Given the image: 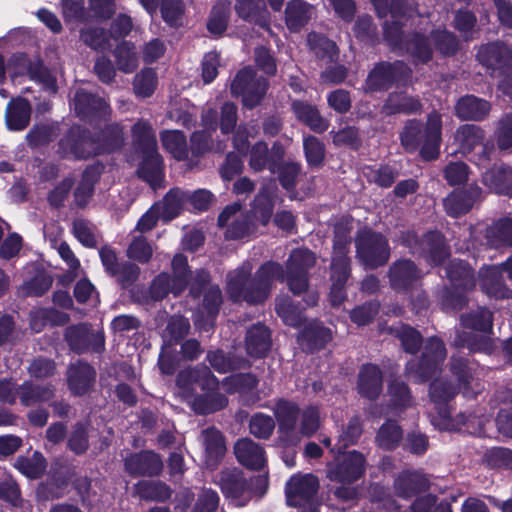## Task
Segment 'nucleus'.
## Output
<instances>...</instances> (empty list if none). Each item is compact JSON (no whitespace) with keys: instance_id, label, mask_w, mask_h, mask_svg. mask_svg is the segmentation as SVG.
Listing matches in <instances>:
<instances>
[{"instance_id":"1","label":"nucleus","mask_w":512,"mask_h":512,"mask_svg":"<svg viewBox=\"0 0 512 512\" xmlns=\"http://www.w3.org/2000/svg\"><path fill=\"white\" fill-rule=\"evenodd\" d=\"M253 266L243 263L227 275V292L234 301L260 303L267 299L276 280H283L280 264L267 262L263 264L250 279Z\"/></svg>"},{"instance_id":"2","label":"nucleus","mask_w":512,"mask_h":512,"mask_svg":"<svg viewBox=\"0 0 512 512\" xmlns=\"http://www.w3.org/2000/svg\"><path fill=\"white\" fill-rule=\"evenodd\" d=\"M217 379L206 366L181 371L177 377V394L199 414L213 413L225 407L226 398L216 392Z\"/></svg>"},{"instance_id":"3","label":"nucleus","mask_w":512,"mask_h":512,"mask_svg":"<svg viewBox=\"0 0 512 512\" xmlns=\"http://www.w3.org/2000/svg\"><path fill=\"white\" fill-rule=\"evenodd\" d=\"M383 38L390 49L411 58L415 65H427L433 60L434 50L429 34L421 30H404L400 21H385Z\"/></svg>"},{"instance_id":"4","label":"nucleus","mask_w":512,"mask_h":512,"mask_svg":"<svg viewBox=\"0 0 512 512\" xmlns=\"http://www.w3.org/2000/svg\"><path fill=\"white\" fill-rule=\"evenodd\" d=\"M89 130H71L67 138L61 140L60 147L65 154L75 158L112 152L121 147L122 137L119 130H97V135H91Z\"/></svg>"},{"instance_id":"5","label":"nucleus","mask_w":512,"mask_h":512,"mask_svg":"<svg viewBox=\"0 0 512 512\" xmlns=\"http://www.w3.org/2000/svg\"><path fill=\"white\" fill-rule=\"evenodd\" d=\"M456 394V389L443 380H436L430 387L431 400L437 405V413L432 417V424L440 431H460L476 433L474 416L466 417L458 415L455 419L450 417V412L444 403L449 401Z\"/></svg>"},{"instance_id":"6","label":"nucleus","mask_w":512,"mask_h":512,"mask_svg":"<svg viewBox=\"0 0 512 512\" xmlns=\"http://www.w3.org/2000/svg\"><path fill=\"white\" fill-rule=\"evenodd\" d=\"M364 468L365 458L357 451L339 455L334 462L328 465L327 475L329 479L342 484L335 491L337 498L349 501L357 497V489L346 485L357 481L363 475Z\"/></svg>"},{"instance_id":"7","label":"nucleus","mask_w":512,"mask_h":512,"mask_svg":"<svg viewBox=\"0 0 512 512\" xmlns=\"http://www.w3.org/2000/svg\"><path fill=\"white\" fill-rule=\"evenodd\" d=\"M350 243L349 229L347 225H339L335 229L334 252L332 257V287L330 301L333 305H339L345 298L344 284L349 276V259L347 257Z\"/></svg>"},{"instance_id":"8","label":"nucleus","mask_w":512,"mask_h":512,"mask_svg":"<svg viewBox=\"0 0 512 512\" xmlns=\"http://www.w3.org/2000/svg\"><path fill=\"white\" fill-rule=\"evenodd\" d=\"M269 89V81L257 74L251 66L238 70L230 84V94L241 97L242 106L252 110L264 100Z\"/></svg>"},{"instance_id":"9","label":"nucleus","mask_w":512,"mask_h":512,"mask_svg":"<svg viewBox=\"0 0 512 512\" xmlns=\"http://www.w3.org/2000/svg\"><path fill=\"white\" fill-rule=\"evenodd\" d=\"M411 75V68L403 60L380 61L368 72L363 89L366 93L387 92L405 84Z\"/></svg>"},{"instance_id":"10","label":"nucleus","mask_w":512,"mask_h":512,"mask_svg":"<svg viewBox=\"0 0 512 512\" xmlns=\"http://www.w3.org/2000/svg\"><path fill=\"white\" fill-rule=\"evenodd\" d=\"M134 156L132 160L141 159L138 174L147 182L158 180L161 172V158L157 152L155 135L151 130H135L133 134Z\"/></svg>"},{"instance_id":"11","label":"nucleus","mask_w":512,"mask_h":512,"mask_svg":"<svg viewBox=\"0 0 512 512\" xmlns=\"http://www.w3.org/2000/svg\"><path fill=\"white\" fill-rule=\"evenodd\" d=\"M191 278L187 258L181 254L175 255L172 260V276L167 273L158 275L150 288L153 299L160 300L169 293L180 294Z\"/></svg>"},{"instance_id":"12","label":"nucleus","mask_w":512,"mask_h":512,"mask_svg":"<svg viewBox=\"0 0 512 512\" xmlns=\"http://www.w3.org/2000/svg\"><path fill=\"white\" fill-rule=\"evenodd\" d=\"M356 253L359 261L371 269L384 265L390 255L385 237L368 229L359 232L356 238Z\"/></svg>"},{"instance_id":"13","label":"nucleus","mask_w":512,"mask_h":512,"mask_svg":"<svg viewBox=\"0 0 512 512\" xmlns=\"http://www.w3.org/2000/svg\"><path fill=\"white\" fill-rule=\"evenodd\" d=\"M73 104L76 115L91 125L106 123L110 119L111 108L106 100L84 88L76 90Z\"/></svg>"},{"instance_id":"14","label":"nucleus","mask_w":512,"mask_h":512,"mask_svg":"<svg viewBox=\"0 0 512 512\" xmlns=\"http://www.w3.org/2000/svg\"><path fill=\"white\" fill-rule=\"evenodd\" d=\"M317 489L318 480L315 476L311 474L293 476L286 486L288 505L295 507L308 505V511L301 510L300 512H317V508L313 504Z\"/></svg>"},{"instance_id":"15","label":"nucleus","mask_w":512,"mask_h":512,"mask_svg":"<svg viewBox=\"0 0 512 512\" xmlns=\"http://www.w3.org/2000/svg\"><path fill=\"white\" fill-rule=\"evenodd\" d=\"M315 263V256L307 249L294 250L287 262V282L290 290L300 294L307 288V270Z\"/></svg>"},{"instance_id":"16","label":"nucleus","mask_w":512,"mask_h":512,"mask_svg":"<svg viewBox=\"0 0 512 512\" xmlns=\"http://www.w3.org/2000/svg\"><path fill=\"white\" fill-rule=\"evenodd\" d=\"M401 141L406 150L420 148L421 156L432 160L439 154L440 130H404Z\"/></svg>"},{"instance_id":"17","label":"nucleus","mask_w":512,"mask_h":512,"mask_svg":"<svg viewBox=\"0 0 512 512\" xmlns=\"http://www.w3.org/2000/svg\"><path fill=\"white\" fill-rule=\"evenodd\" d=\"M241 208V204L234 203L227 206L219 215L218 224L226 229V238L241 239L254 231V224Z\"/></svg>"},{"instance_id":"18","label":"nucleus","mask_w":512,"mask_h":512,"mask_svg":"<svg viewBox=\"0 0 512 512\" xmlns=\"http://www.w3.org/2000/svg\"><path fill=\"white\" fill-rule=\"evenodd\" d=\"M446 350L441 340L430 338L424 347L423 359L415 368L413 361L407 365V373L415 379L425 380L436 369L437 365L444 360Z\"/></svg>"},{"instance_id":"19","label":"nucleus","mask_w":512,"mask_h":512,"mask_svg":"<svg viewBox=\"0 0 512 512\" xmlns=\"http://www.w3.org/2000/svg\"><path fill=\"white\" fill-rule=\"evenodd\" d=\"M476 57L482 66L493 72L501 73L512 68V50L500 41L482 45Z\"/></svg>"},{"instance_id":"20","label":"nucleus","mask_w":512,"mask_h":512,"mask_svg":"<svg viewBox=\"0 0 512 512\" xmlns=\"http://www.w3.org/2000/svg\"><path fill=\"white\" fill-rule=\"evenodd\" d=\"M504 274L512 278V258L501 266L488 267L482 272V290L491 297L510 298L512 291L503 283Z\"/></svg>"},{"instance_id":"21","label":"nucleus","mask_w":512,"mask_h":512,"mask_svg":"<svg viewBox=\"0 0 512 512\" xmlns=\"http://www.w3.org/2000/svg\"><path fill=\"white\" fill-rule=\"evenodd\" d=\"M70 347L78 353L84 351L99 352L104 346V336L99 330H91L86 324L70 327L66 331Z\"/></svg>"},{"instance_id":"22","label":"nucleus","mask_w":512,"mask_h":512,"mask_svg":"<svg viewBox=\"0 0 512 512\" xmlns=\"http://www.w3.org/2000/svg\"><path fill=\"white\" fill-rule=\"evenodd\" d=\"M238 107L234 102L222 104L220 112L215 108L203 110L201 115L202 128H237ZM238 128H245L240 125Z\"/></svg>"},{"instance_id":"23","label":"nucleus","mask_w":512,"mask_h":512,"mask_svg":"<svg viewBox=\"0 0 512 512\" xmlns=\"http://www.w3.org/2000/svg\"><path fill=\"white\" fill-rule=\"evenodd\" d=\"M275 415L279 422V432L287 444L294 445L299 442L296 420L298 408L296 404L280 400L275 407Z\"/></svg>"},{"instance_id":"24","label":"nucleus","mask_w":512,"mask_h":512,"mask_svg":"<svg viewBox=\"0 0 512 512\" xmlns=\"http://www.w3.org/2000/svg\"><path fill=\"white\" fill-rule=\"evenodd\" d=\"M455 115L463 121H483L491 110L489 101L472 94L460 97L454 107Z\"/></svg>"},{"instance_id":"25","label":"nucleus","mask_w":512,"mask_h":512,"mask_svg":"<svg viewBox=\"0 0 512 512\" xmlns=\"http://www.w3.org/2000/svg\"><path fill=\"white\" fill-rule=\"evenodd\" d=\"M429 488V481L418 471H405L394 482L395 494L405 500H410Z\"/></svg>"},{"instance_id":"26","label":"nucleus","mask_w":512,"mask_h":512,"mask_svg":"<svg viewBox=\"0 0 512 512\" xmlns=\"http://www.w3.org/2000/svg\"><path fill=\"white\" fill-rule=\"evenodd\" d=\"M221 489L236 506H244L252 496L250 484L238 473L224 475L221 478Z\"/></svg>"},{"instance_id":"27","label":"nucleus","mask_w":512,"mask_h":512,"mask_svg":"<svg viewBox=\"0 0 512 512\" xmlns=\"http://www.w3.org/2000/svg\"><path fill=\"white\" fill-rule=\"evenodd\" d=\"M313 5L303 0H290L285 8V24L290 32H300L310 21Z\"/></svg>"},{"instance_id":"28","label":"nucleus","mask_w":512,"mask_h":512,"mask_svg":"<svg viewBox=\"0 0 512 512\" xmlns=\"http://www.w3.org/2000/svg\"><path fill=\"white\" fill-rule=\"evenodd\" d=\"M234 452L238 461L250 469H261L266 462L263 448L248 438L238 440Z\"/></svg>"},{"instance_id":"29","label":"nucleus","mask_w":512,"mask_h":512,"mask_svg":"<svg viewBox=\"0 0 512 512\" xmlns=\"http://www.w3.org/2000/svg\"><path fill=\"white\" fill-rule=\"evenodd\" d=\"M484 185L497 194H512V166L495 165L483 176Z\"/></svg>"},{"instance_id":"30","label":"nucleus","mask_w":512,"mask_h":512,"mask_svg":"<svg viewBox=\"0 0 512 512\" xmlns=\"http://www.w3.org/2000/svg\"><path fill=\"white\" fill-rule=\"evenodd\" d=\"M32 107L24 97L12 98L5 110L7 128H27L30 123Z\"/></svg>"},{"instance_id":"31","label":"nucleus","mask_w":512,"mask_h":512,"mask_svg":"<svg viewBox=\"0 0 512 512\" xmlns=\"http://www.w3.org/2000/svg\"><path fill=\"white\" fill-rule=\"evenodd\" d=\"M126 470L133 475H154L162 469L159 456L151 451L133 454L125 461Z\"/></svg>"},{"instance_id":"32","label":"nucleus","mask_w":512,"mask_h":512,"mask_svg":"<svg viewBox=\"0 0 512 512\" xmlns=\"http://www.w3.org/2000/svg\"><path fill=\"white\" fill-rule=\"evenodd\" d=\"M430 36L433 50L444 58L456 56L462 48L460 38L446 28H434L430 31Z\"/></svg>"},{"instance_id":"33","label":"nucleus","mask_w":512,"mask_h":512,"mask_svg":"<svg viewBox=\"0 0 512 512\" xmlns=\"http://www.w3.org/2000/svg\"><path fill=\"white\" fill-rule=\"evenodd\" d=\"M390 282L395 290L408 288L421 277V272L410 260H401L390 268Z\"/></svg>"},{"instance_id":"34","label":"nucleus","mask_w":512,"mask_h":512,"mask_svg":"<svg viewBox=\"0 0 512 512\" xmlns=\"http://www.w3.org/2000/svg\"><path fill=\"white\" fill-rule=\"evenodd\" d=\"M291 110L296 119L308 128H328L329 121L323 118L315 105L303 100H293Z\"/></svg>"},{"instance_id":"35","label":"nucleus","mask_w":512,"mask_h":512,"mask_svg":"<svg viewBox=\"0 0 512 512\" xmlns=\"http://www.w3.org/2000/svg\"><path fill=\"white\" fill-rule=\"evenodd\" d=\"M358 391L361 395L374 399L382 391V374L376 365L362 367L358 379Z\"/></svg>"},{"instance_id":"36","label":"nucleus","mask_w":512,"mask_h":512,"mask_svg":"<svg viewBox=\"0 0 512 512\" xmlns=\"http://www.w3.org/2000/svg\"><path fill=\"white\" fill-rule=\"evenodd\" d=\"M94 378L95 371L86 363L79 362L72 365L68 370V384L70 390L76 395L86 393Z\"/></svg>"},{"instance_id":"37","label":"nucleus","mask_w":512,"mask_h":512,"mask_svg":"<svg viewBox=\"0 0 512 512\" xmlns=\"http://www.w3.org/2000/svg\"><path fill=\"white\" fill-rule=\"evenodd\" d=\"M235 11L244 21L261 27L266 25L268 12L264 0H236Z\"/></svg>"},{"instance_id":"38","label":"nucleus","mask_w":512,"mask_h":512,"mask_svg":"<svg viewBox=\"0 0 512 512\" xmlns=\"http://www.w3.org/2000/svg\"><path fill=\"white\" fill-rule=\"evenodd\" d=\"M221 303L222 295L219 287L216 285H209L205 287L203 308L206 311L207 319L202 321V319L197 316L195 318V325L202 330L208 331L213 325L214 317L217 314Z\"/></svg>"},{"instance_id":"39","label":"nucleus","mask_w":512,"mask_h":512,"mask_svg":"<svg viewBox=\"0 0 512 512\" xmlns=\"http://www.w3.org/2000/svg\"><path fill=\"white\" fill-rule=\"evenodd\" d=\"M201 438L205 448L206 464L214 466L226 451L223 437L215 428H208L202 432Z\"/></svg>"},{"instance_id":"40","label":"nucleus","mask_w":512,"mask_h":512,"mask_svg":"<svg viewBox=\"0 0 512 512\" xmlns=\"http://www.w3.org/2000/svg\"><path fill=\"white\" fill-rule=\"evenodd\" d=\"M478 19L476 14L468 8H459L454 12L452 27L460 34L465 42L475 39Z\"/></svg>"},{"instance_id":"41","label":"nucleus","mask_w":512,"mask_h":512,"mask_svg":"<svg viewBox=\"0 0 512 512\" xmlns=\"http://www.w3.org/2000/svg\"><path fill=\"white\" fill-rule=\"evenodd\" d=\"M308 44L317 58L328 62L337 61L339 48L336 43L327 36L317 32H311L308 34Z\"/></svg>"},{"instance_id":"42","label":"nucleus","mask_w":512,"mask_h":512,"mask_svg":"<svg viewBox=\"0 0 512 512\" xmlns=\"http://www.w3.org/2000/svg\"><path fill=\"white\" fill-rule=\"evenodd\" d=\"M275 191L274 183L263 187L257 194L253 206V216L262 224L266 225L271 218L274 201L273 195Z\"/></svg>"},{"instance_id":"43","label":"nucleus","mask_w":512,"mask_h":512,"mask_svg":"<svg viewBox=\"0 0 512 512\" xmlns=\"http://www.w3.org/2000/svg\"><path fill=\"white\" fill-rule=\"evenodd\" d=\"M187 200L188 194L176 188L170 190L164 197L163 201L155 205L158 212L161 213V218L168 221L179 215Z\"/></svg>"},{"instance_id":"44","label":"nucleus","mask_w":512,"mask_h":512,"mask_svg":"<svg viewBox=\"0 0 512 512\" xmlns=\"http://www.w3.org/2000/svg\"><path fill=\"white\" fill-rule=\"evenodd\" d=\"M445 271L456 289L467 291L474 288L473 272L463 261H451L445 268Z\"/></svg>"},{"instance_id":"45","label":"nucleus","mask_w":512,"mask_h":512,"mask_svg":"<svg viewBox=\"0 0 512 512\" xmlns=\"http://www.w3.org/2000/svg\"><path fill=\"white\" fill-rule=\"evenodd\" d=\"M479 193V189H475L471 193L465 191L452 192L444 199V207L447 213L453 217H457L468 212Z\"/></svg>"},{"instance_id":"46","label":"nucleus","mask_w":512,"mask_h":512,"mask_svg":"<svg viewBox=\"0 0 512 512\" xmlns=\"http://www.w3.org/2000/svg\"><path fill=\"white\" fill-rule=\"evenodd\" d=\"M247 352L254 357H262L270 348V334L263 325H255L247 332Z\"/></svg>"},{"instance_id":"47","label":"nucleus","mask_w":512,"mask_h":512,"mask_svg":"<svg viewBox=\"0 0 512 512\" xmlns=\"http://www.w3.org/2000/svg\"><path fill=\"white\" fill-rule=\"evenodd\" d=\"M230 18V4L217 2L211 9L207 20V30L210 34L221 37L228 28Z\"/></svg>"},{"instance_id":"48","label":"nucleus","mask_w":512,"mask_h":512,"mask_svg":"<svg viewBox=\"0 0 512 512\" xmlns=\"http://www.w3.org/2000/svg\"><path fill=\"white\" fill-rule=\"evenodd\" d=\"M421 245L425 257L433 264H441L448 255L443 237L438 232L428 233Z\"/></svg>"},{"instance_id":"49","label":"nucleus","mask_w":512,"mask_h":512,"mask_svg":"<svg viewBox=\"0 0 512 512\" xmlns=\"http://www.w3.org/2000/svg\"><path fill=\"white\" fill-rule=\"evenodd\" d=\"M161 138L165 149L174 158L184 160L188 157V144L181 130H164Z\"/></svg>"},{"instance_id":"50","label":"nucleus","mask_w":512,"mask_h":512,"mask_svg":"<svg viewBox=\"0 0 512 512\" xmlns=\"http://www.w3.org/2000/svg\"><path fill=\"white\" fill-rule=\"evenodd\" d=\"M117 67L124 73H132L138 67V58L132 42L122 41L114 50Z\"/></svg>"},{"instance_id":"51","label":"nucleus","mask_w":512,"mask_h":512,"mask_svg":"<svg viewBox=\"0 0 512 512\" xmlns=\"http://www.w3.org/2000/svg\"><path fill=\"white\" fill-rule=\"evenodd\" d=\"M355 38L364 44L374 45L378 40L377 26L373 18L368 15H359L352 28Z\"/></svg>"},{"instance_id":"52","label":"nucleus","mask_w":512,"mask_h":512,"mask_svg":"<svg viewBox=\"0 0 512 512\" xmlns=\"http://www.w3.org/2000/svg\"><path fill=\"white\" fill-rule=\"evenodd\" d=\"M79 38L83 44L95 51H102L109 44L108 31L102 27H83L79 31Z\"/></svg>"},{"instance_id":"53","label":"nucleus","mask_w":512,"mask_h":512,"mask_svg":"<svg viewBox=\"0 0 512 512\" xmlns=\"http://www.w3.org/2000/svg\"><path fill=\"white\" fill-rule=\"evenodd\" d=\"M160 12L163 21L168 26L178 28L183 25L185 4L182 0H162Z\"/></svg>"},{"instance_id":"54","label":"nucleus","mask_w":512,"mask_h":512,"mask_svg":"<svg viewBox=\"0 0 512 512\" xmlns=\"http://www.w3.org/2000/svg\"><path fill=\"white\" fill-rule=\"evenodd\" d=\"M61 13L66 23H86L90 15L85 8L84 0H61Z\"/></svg>"},{"instance_id":"55","label":"nucleus","mask_w":512,"mask_h":512,"mask_svg":"<svg viewBox=\"0 0 512 512\" xmlns=\"http://www.w3.org/2000/svg\"><path fill=\"white\" fill-rule=\"evenodd\" d=\"M158 84L156 72L152 68H145L136 74L133 82L134 92L137 96L147 98L152 96Z\"/></svg>"},{"instance_id":"56","label":"nucleus","mask_w":512,"mask_h":512,"mask_svg":"<svg viewBox=\"0 0 512 512\" xmlns=\"http://www.w3.org/2000/svg\"><path fill=\"white\" fill-rule=\"evenodd\" d=\"M15 467L28 478H38L45 471L46 462L39 452H34L29 458H18L15 462Z\"/></svg>"},{"instance_id":"57","label":"nucleus","mask_w":512,"mask_h":512,"mask_svg":"<svg viewBox=\"0 0 512 512\" xmlns=\"http://www.w3.org/2000/svg\"><path fill=\"white\" fill-rule=\"evenodd\" d=\"M388 394L390 396L393 413L411 406L412 398L405 383L395 380L389 384Z\"/></svg>"},{"instance_id":"58","label":"nucleus","mask_w":512,"mask_h":512,"mask_svg":"<svg viewBox=\"0 0 512 512\" xmlns=\"http://www.w3.org/2000/svg\"><path fill=\"white\" fill-rule=\"evenodd\" d=\"M461 321L464 327L474 331L488 333L492 328V314L484 308L462 316Z\"/></svg>"},{"instance_id":"59","label":"nucleus","mask_w":512,"mask_h":512,"mask_svg":"<svg viewBox=\"0 0 512 512\" xmlns=\"http://www.w3.org/2000/svg\"><path fill=\"white\" fill-rule=\"evenodd\" d=\"M401 439V428L396 423L388 421L379 428L376 443L379 447L389 450L395 448Z\"/></svg>"},{"instance_id":"60","label":"nucleus","mask_w":512,"mask_h":512,"mask_svg":"<svg viewBox=\"0 0 512 512\" xmlns=\"http://www.w3.org/2000/svg\"><path fill=\"white\" fill-rule=\"evenodd\" d=\"M385 108L387 109L389 114H417L422 109L421 101L412 96H403L398 98L397 100H393L389 98L387 103L385 104Z\"/></svg>"},{"instance_id":"61","label":"nucleus","mask_w":512,"mask_h":512,"mask_svg":"<svg viewBox=\"0 0 512 512\" xmlns=\"http://www.w3.org/2000/svg\"><path fill=\"white\" fill-rule=\"evenodd\" d=\"M493 246L512 245V219H504L497 222L487 235Z\"/></svg>"},{"instance_id":"62","label":"nucleus","mask_w":512,"mask_h":512,"mask_svg":"<svg viewBox=\"0 0 512 512\" xmlns=\"http://www.w3.org/2000/svg\"><path fill=\"white\" fill-rule=\"evenodd\" d=\"M410 505L411 512H452L451 505L446 502L437 503L432 494L417 495Z\"/></svg>"},{"instance_id":"63","label":"nucleus","mask_w":512,"mask_h":512,"mask_svg":"<svg viewBox=\"0 0 512 512\" xmlns=\"http://www.w3.org/2000/svg\"><path fill=\"white\" fill-rule=\"evenodd\" d=\"M52 395L53 391L50 388L40 387L31 383H24L20 388V400L26 406L49 400Z\"/></svg>"},{"instance_id":"64","label":"nucleus","mask_w":512,"mask_h":512,"mask_svg":"<svg viewBox=\"0 0 512 512\" xmlns=\"http://www.w3.org/2000/svg\"><path fill=\"white\" fill-rule=\"evenodd\" d=\"M190 149L193 154L200 155L210 150L221 151L223 147L220 143L214 144L212 142V135L209 130H195L191 136Z\"/></svg>"}]
</instances>
